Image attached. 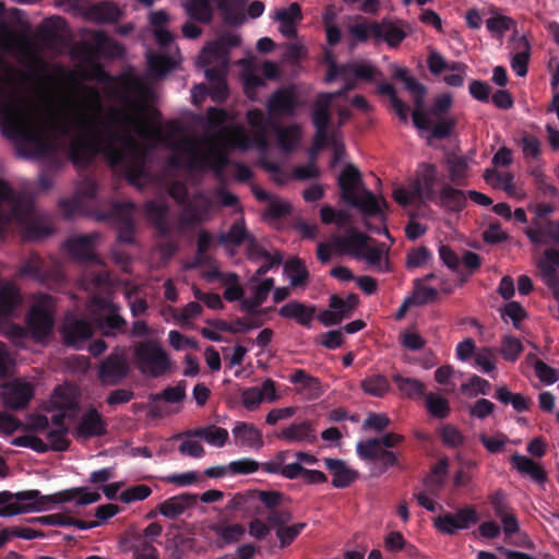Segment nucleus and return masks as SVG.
<instances>
[{
  "label": "nucleus",
  "mask_w": 559,
  "mask_h": 559,
  "mask_svg": "<svg viewBox=\"0 0 559 559\" xmlns=\"http://www.w3.org/2000/svg\"><path fill=\"white\" fill-rule=\"evenodd\" d=\"M467 193L445 183L440 190V205L451 212H462L466 206Z\"/></svg>",
  "instance_id": "nucleus-35"
},
{
  "label": "nucleus",
  "mask_w": 559,
  "mask_h": 559,
  "mask_svg": "<svg viewBox=\"0 0 559 559\" xmlns=\"http://www.w3.org/2000/svg\"><path fill=\"white\" fill-rule=\"evenodd\" d=\"M258 489H249L237 492L227 503L226 509L230 511H242L247 513H257L260 510L258 504Z\"/></svg>",
  "instance_id": "nucleus-36"
},
{
  "label": "nucleus",
  "mask_w": 559,
  "mask_h": 559,
  "mask_svg": "<svg viewBox=\"0 0 559 559\" xmlns=\"http://www.w3.org/2000/svg\"><path fill=\"white\" fill-rule=\"evenodd\" d=\"M215 7L227 25H237L238 14L234 12L227 0H187L183 9L187 16L199 24L209 25L213 22Z\"/></svg>",
  "instance_id": "nucleus-7"
},
{
  "label": "nucleus",
  "mask_w": 559,
  "mask_h": 559,
  "mask_svg": "<svg viewBox=\"0 0 559 559\" xmlns=\"http://www.w3.org/2000/svg\"><path fill=\"white\" fill-rule=\"evenodd\" d=\"M188 437L200 438L206 441L209 444L222 448L226 444L229 438L227 429L209 425L206 427H199L193 430L187 431Z\"/></svg>",
  "instance_id": "nucleus-34"
},
{
  "label": "nucleus",
  "mask_w": 559,
  "mask_h": 559,
  "mask_svg": "<svg viewBox=\"0 0 559 559\" xmlns=\"http://www.w3.org/2000/svg\"><path fill=\"white\" fill-rule=\"evenodd\" d=\"M198 495L183 492L164 500L157 504L156 509L165 518L175 520L188 509L194 508L198 504Z\"/></svg>",
  "instance_id": "nucleus-22"
},
{
  "label": "nucleus",
  "mask_w": 559,
  "mask_h": 559,
  "mask_svg": "<svg viewBox=\"0 0 559 559\" xmlns=\"http://www.w3.org/2000/svg\"><path fill=\"white\" fill-rule=\"evenodd\" d=\"M362 391L374 397H383L391 389L389 379L380 373L367 376L360 382Z\"/></svg>",
  "instance_id": "nucleus-41"
},
{
  "label": "nucleus",
  "mask_w": 559,
  "mask_h": 559,
  "mask_svg": "<svg viewBox=\"0 0 559 559\" xmlns=\"http://www.w3.org/2000/svg\"><path fill=\"white\" fill-rule=\"evenodd\" d=\"M213 243V236L207 230H201L197 240V264H207L211 258L206 254Z\"/></svg>",
  "instance_id": "nucleus-64"
},
{
  "label": "nucleus",
  "mask_w": 559,
  "mask_h": 559,
  "mask_svg": "<svg viewBox=\"0 0 559 559\" xmlns=\"http://www.w3.org/2000/svg\"><path fill=\"white\" fill-rule=\"evenodd\" d=\"M43 507L38 508L36 501H25V502H13L8 503L0 507V516L1 518H10L27 512H41Z\"/></svg>",
  "instance_id": "nucleus-58"
},
{
  "label": "nucleus",
  "mask_w": 559,
  "mask_h": 559,
  "mask_svg": "<svg viewBox=\"0 0 559 559\" xmlns=\"http://www.w3.org/2000/svg\"><path fill=\"white\" fill-rule=\"evenodd\" d=\"M496 353L497 349L492 347H483L475 354V365L480 367L483 372L491 373L496 370Z\"/></svg>",
  "instance_id": "nucleus-63"
},
{
  "label": "nucleus",
  "mask_w": 559,
  "mask_h": 559,
  "mask_svg": "<svg viewBox=\"0 0 559 559\" xmlns=\"http://www.w3.org/2000/svg\"><path fill=\"white\" fill-rule=\"evenodd\" d=\"M284 269L290 278L292 286L300 287L307 284L309 278V272L300 259L295 258L289 260L285 264Z\"/></svg>",
  "instance_id": "nucleus-53"
},
{
  "label": "nucleus",
  "mask_w": 559,
  "mask_h": 559,
  "mask_svg": "<svg viewBox=\"0 0 559 559\" xmlns=\"http://www.w3.org/2000/svg\"><path fill=\"white\" fill-rule=\"evenodd\" d=\"M289 381L293 384H299L300 391H306L313 397H318L321 393L320 380L309 374L305 369L295 370L290 376Z\"/></svg>",
  "instance_id": "nucleus-48"
},
{
  "label": "nucleus",
  "mask_w": 559,
  "mask_h": 559,
  "mask_svg": "<svg viewBox=\"0 0 559 559\" xmlns=\"http://www.w3.org/2000/svg\"><path fill=\"white\" fill-rule=\"evenodd\" d=\"M480 518L474 504H465L455 512H444L433 519L436 530L444 535H455L457 531L468 530L479 522Z\"/></svg>",
  "instance_id": "nucleus-12"
},
{
  "label": "nucleus",
  "mask_w": 559,
  "mask_h": 559,
  "mask_svg": "<svg viewBox=\"0 0 559 559\" xmlns=\"http://www.w3.org/2000/svg\"><path fill=\"white\" fill-rule=\"evenodd\" d=\"M439 436L442 444L452 449L463 445L465 441L462 432L455 426L450 424H447L440 428Z\"/></svg>",
  "instance_id": "nucleus-60"
},
{
  "label": "nucleus",
  "mask_w": 559,
  "mask_h": 559,
  "mask_svg": "<svg viewBox=\"0 0 559 559\" xmlns=\"http://www.w3.org/2000/svg\"><path fill=\"white\" fill-rule=\"evenodd\" d=\"M399 391L408 399H420L425 394V384L415 378H405L399 373L392 376Z\"/></svg>",
  "instance_id": "nucleus-44"
},
{
  "label": "nucleus",
  "mask_w": 559,
  "mask_h": 559,
  "mask_svg": "<svg viewBox=\"0 0 559 559\" xmlns=\"http://www.w3.org/2000/svg\"><path fill=\"white\" fill-rule=\"evenodd\" d=\"M33 205L24 195L16 193L9 183L0 179V238L11 222L26 224L25 238L40 240L52 234L51 227L38 221H29Z\"/></svg>",
  "instance_id": "nucleus-3"
},
{
  "label": "nucleus",
  "mask_w": 559,
  "mask_h": 559,
  "mask_svg": "<svg viewBox=\"0 0 559 559\" xmlns=\"http://www.w3.org/2000/svg\"><path fill=\"white\" fill-rule=\"evenodd\" d=\"M380 26L377 21H369L359 16L357 21L349 26L348 32L357 43H366L369 39H373L378 43V38L381 36Z\"/></svg>",
  "instance_id": "nucleus-31"
},
{
  "label": "nucleus",
  "mask_w": 559,
  "mask_h": 559,
  "mask_svg": "<svg viewBox=\"0 0 559 559\" xmlns=\"http://www.w3.org/2000/svg\"><path fill=\"white\" fill-rule=\"evenodd\" d=\"M353 207L358 209L364 216L373 217L381 214V203L377 197L368 189H362L360 193L347 202Z\"/></svg>",
  "instance_id": "nucleus-33"
},
{
  "label": "nucleus",
  "mask_w": 559,
  "mask_h": 559,
  "mask_svg": "<svg viewBox=\"0 0 559 559\" xmlns=\"http://www.w3.org/2000/svg\"><path fill=\"white\" fill-rule=\"evenodd\" d=\"M107 433V424L96 408L86 411L74 431L75 438L91 439Z\"/></svg>",
  "instance_id": "nucleus-21"
},
{
  "label": "nucleus",
  "mask_w": 559,
  "mask_h": 559,
  "mask_svg": "<svg viewBox=\"0 0 559 559\" xmlns=\"http://www.w3.org/2000/svg\"><path fill=\"white\" fill-rule=\"evenodd\" d=\"M331 95H326L325 93H320L317 96L314 103V109L312 114V123L316 130H329L331 114Z\"/></svg>",
  "instance_id": "nucleus-38"
},
{
  "label": "nucleus",
  "mask_w": 559,
  "mask_h": 559,
  "mask_svg": "<svg viewBox=\"0 0 559 559\" xmlns=\"http://www.w3.org/2000/svg\"><path fill=\"white\" fill-rule=\"evenodd\" d=\"M229 51L216 39L209 43L200 55V62L203 66H210L213 62H219L228 66Z\"/></svg>",
  "instance_id": "nucleus-45"
},
{
  "label": "nucleus",
  "mask_w": 559,
  "mask_h": 559,
  "mask_svg": "<svg viewBox=\"0 0 559 559\" xmlns=\"http://www.w3.org/2000/svg\"><path fill=\"white\" fill-rule=\"evenodd\" d=\"M21 277L32 278L44 285H58L64 280L61 264L56 259H44L32 252L21 264Z\"/></svg>",
  "instance_id": "nucleus-8"
},
{
  "label": "nucleus",
  "mask_w": 559,
  "mask_h": 559,
  "mask_svg": "<svg viewBox=\"0 0 559 559\" xmlns=\"http://www.w3.org/2000/svg\"><path fill=\"white\" fill-rule=\"evenodd\" d=\"M252 237L248 233L243 218L236 219L227 233H223L218 237V241L222 245H231L240 247L242 243H247Z\"/></svg>",
  "instance_id": "nucleus-40"
},
{
  "label": "nucleus",
  "mask_w": 559,
  "mask_h": 559,
  "mask_svg": "<svg viewBox=\"0 0 559 559\" xmlns=\"http://www.w3.org/2000/svg\"><path fill=\"white\" fill-rule=\"evenodd\" d=\"M408 92L414 98L415 109L412 115L414 126L419 130H429L431 121L425 110L426 86L419 82H409Z\"/></svg>",
  "instance_id": "nucleus-25"
},
{
  "label": "nucleus",
  "mask_w": 559,
  "mask_h": 559,
  "mask_svg": "<svg viewBox=\"0 0 559 559\" xmlns=\"http://www.w3.org/2000/svg\"><path fill=\"white\" fill-rule=\"evenodd\" d=\"M514 49L518 51L511 58V68L518 76H525L531 58V45L525 35L519 38V45Z\"/></svg>",
  "instance_id": "nucleus-37"
},
{
  "label": "nucleus",
  "mask_w": 559,
  "mask_h": 559,
  "mask_svg": "<svg viewBox=\"0 0 559 559\" xmlns=\"http://www.w3.org/2000/svg\"><path fill=\"white\" fill-rule=\"evenodd\" d=\"M97 237V234L72 237L69 238L63 246L73 259L82 262H90L95 265H100L102 262L94 252L95 239Z\"/></svg>",
  "instance_id": "nucleus-17"
},
{
  "label": "nucleus",
  "mask_w": 559,
  "mask_h": 559,
  "mask_svg": "<svg viewBox=\"0 0 559 559\" xmlns=\"http://www.w3.org/2000/svg\"><path fill=\"white\" fill-rule=\"evenodd\" d=\"M488 502L491 506L497 518H502L512 512L508 502L507 495L502 489H497L488 496Z\"/></svg>",
  "instance_id": "nucleus-62"
},
{
  "label": "nucleus",
  "mask_w": 559,
  "mask_h": 559,
  "mask_svg": "<svg viewBox=\"0 0 559 559\" xmlns=\"http://www.w3.org/2000/svg\"><path fill=\"white\" fill-rule=\"evenodd\" d=\"M67 28L63 17L52 16L46 19L37 28L38 38L47 46L57 44Z\"/></svg>",
  "instance_id": "nucleus-30"
},
{
  "label": "nucleus",
  "mask_w": 559,
  "mask_h": 559,
  "mask_svg": "<svg viewBox=\"0 0 559 559\" xmlns=\"http://www.w3.org/2000/svg\"><path fill=\"white\" fill-rule=\"evenodd\" d=\"M324 464L332 474V486L337 489L349 487L359 476L356 469L347 466L346 462L341 459H324Z\"/></svg>",
  "instance_id": "nucleus-28"
},
{
  "label": "nucleus",
  "mask_w": 559,
  "mask_h": 559,
  "mask_svg": "<svg viewBox=\"0 0 559 559\" xmlns=\"http://www.w3.org/2000/svg\"><path fill=\"white\" fill-rule=\"evenodd\" d=\"M437 175V167L433 164L423 163L419 165L416 179L413 182V188L419 202H432L436 200L435 186L438 180Z\"/></svg>",
  "instance_id": "nucleus-16"
},
{
  "label": "nucleus",
  "mask_w": 559,
  "mask_h": 559,
  "mask_svg": "<svg viewBox=\"0 0 559 559\" xmlns=\"http://www.w3.org/2000/svg\"><path fill=\"white\" fill-rule=\"evenodd\" d=\"M134 362L143 376L159 378L170 369L167 352L155 341H142L134 347Z\"/></svg>",
  "instance_id": "nucleus-6"
},
{
  "label": "nucleus",
  "mask_w": 559,
  "mask_h": 559,
  "mask_svg": "<svg viewBox=\"0 0 559 559\" xmlns=\"http://www.w3.org/2000/svg\"><path fill=\"white\" fill-rule=\"evenodd\" d=\"M121 14L119 7L112 2H100L91 9L92 17L99 23H115Z\"/></svg>",
  "instance_id": "nucleus-50"
},
{
  "label": "nucleus",
  "mask_w": 559,
  "mask_h": 559,
  "mask_svg": "<svg viewBox=\"0 0 559 559\" xmlns=\"http://www.w3.org/2000/svg\"><path fill=\"white\" fill-rule=\"evenodd\" d=\"M495 399H497L502 404H511L512 407L519 413L528 411L532 404L528 397L521 393H512L508 390L507 386L498 388L495 394Z\"/></svg>",
  "instance_id": "nucleus-47"
},
{
  "label": "nucleus",
  "mask_w": 559,
  "mask_h": 559,
  "mask_svg": "<svg viewBox=\"0 0 559 559\" xmlns=\"http://www.w3.org/2000/svg\"><path fill=\"white\" fill-rule=\"evenodd\" d=\"M130 372V365L123 352L108 355L99 365L98 379L104 385H117Z\"/></svg>",
  "instance_id": "nucleus-13"
},
{
  "label": "nucleus",
  "mask_w": 559,
  "mask_h": 559,
  "mask_svg": "<svg viewBox=\"0 0 559 559\" xmlns=\"http://www.w3.org/2000/svg\"><path fill=\"white\" fill-rule=\"evenodd\" d=\"M3 106L4 127L2 132L7 138L28 144L34 148L35 155L40 157L53 153V145L38 127L34 117L33 104L27 97L20 105L5 104Z\"/></svg>",
  "instance_id": "nucleus-2"
},
{
  "label": "nucleus",
  "mask_w": 559,
  "mask_h": 559,
  "mask_svg": "<svg viewBox=\"0 0 559 559\" xmlns=\"http://www.w3.org/2000/svg\"><path fill=\"white\" fill-rule=\"evenodd\" d=\"M490 12L493 16L486 21V27L493 36L501 38L506 32L515 27V21L510 16L499 14L497 8H491Z\"/></svg>",
  "instance_id": "nucleus-49"
},
{
  "label": "nucleus",
  "mask_w": 559,
  "mask_h": 559,
  "mask_svg": "<svg viewBox=\"0 0 559 559\" xmlns=\"http://www.w3.org/2000/svg\"><path fill=\"white\" fill-rule=\"evenodd\" d=\"M186 397V381H179L175 386H167L162 392L152 394V401H165L167 403H179Z\"/></svg>",
  "instance_id": "nucleus-56"
},
{
  "label": "nucleus",
  "mask_w": 559,
  "mask_h": 559,
  "mask_svg": "<svg viewBox=\"0 0 559 559\" xmlns=\"http://www.w3.org/2000/svg\"><path fill=\"white\" fill-rule=\"evenodd\" d=\"M525 235L534 245L543 243V237H548L555 245L559 246V221H545L544 229L526 228Z\"/></svg>",
  "instance_id": "nucleus-42"
},
{
  "label": "nucleus",
  "mask_w": 559,
  "mask_h": 559,
  "mask_svg": "<svg viewBox=\"0 0 559 559\" xmlns=\"http://www.w3.org/2000/svg\"><path fill=\"white\" fill-rule=\"evenodd\" d=\"M337 186L341 190V197L346 203L365 189L361 173L353 164H347L341 171Z\"/></svg>",
  "instance_id": "nucleus-23"
},
{
  "label": "nucleus",
  "mask_w": 559,
  "mask_h": 559,
  "mask_svg": "<svg viewBox=\"0 0 559 559\" xmlns=\"http://www.w3.org/2000/svg\"><path fill=\"white\" fill-rule=\"evenodd\" d=\"M168 213L169 209L165 203H158L151 200L145 204L146 218L156 229L157 234L163 238H169L173 235L182 234L188 229L195 228L204 222L203 217L197 215L186 205H183L177 223L169 219Z\"/></svg>",
  "instance_id": "nucleus-4"
},
{
  "label": "nucleus",
  "mask_w": 559,
  "mask_h": 559,
  "mask_svg": "<svg viewBox=\"0 0 559 559\" xmlns=\"http://www.w3.org/2000/svg\"><path fill=\"white\" fill-rule=\"evenodd\" d=\"M21 302L19 289L13 285H4L0 288V319L11 316Z\"/></svg>",
  "instance_id": "nucleus-46"
},
{
  "label": "nucleus",
  "mask_w": 559,
  "mask_h": 559,
  "mask_svg": "<svg viewBox=\"0 0 559 559\" xmlns=\"http://www.w3.org/2000/svg\"><path fill=\"white\" fill-rule=\"evenodd\" d=\"M135 204L131 201H115L107 211V217L114 223L117 230V241L131 245L134 242Z\"/></svg>",
  "instance_id": "nucleus-11"
},
{
  "label": "nucleus",
  "mask_w": 559,
  "mask_h": 559,
  "mask_svg": "<svg viewBox=\"0 0 559 559\" xmlns=\"http://www.w3.org/2000/svg\"><path fill=\"white\" fill-rule=\"evenodd\" d=\"M426 407L430 415L438 419L447 418L451 411L448 400L435 393L426 395Z\"/></svg>",
  "instance_id": "nucleus-54"
},
{
  "label": "nucleus",
  "mask_w": 559,
  "mask_h": 559,
  "mask_svg": "<svg viewBox=\"0 0 559 559\" xmlns=\"http://www.w3.org/2000/svg\"><path fill=\"white\" fill-rule=\"evenodd\" d=\"M278 438L287 442L313 443L317 439L314 429L310 421L294 423L282 429Z\"/></svg>",
  "instance_id": "nucleus-32"
},
{
  "label": "nucleus",
  "mask_w": 559,
  "mask_h": 559,
  "mask_svg": "<svg viewBox=\"0 0 559 559\" xmlns=\"http://www.w3.org/2000/svg\"><path fill=\"white\" fill-rule=\"evenodd\" d=\"M300 136L299 130L295 126L280 128L277 131V142L282 151L290 153L294 151Z\"/></svg>",
  "instance_id": "nucleus-59"
},
{
  "label": "nucleus",
  "mask_w": 559,
  "mask_h": 559,
  "mask_svg": "<svg viewBox=\"0 0 559 559\" xmlns=\"http://www.w3.org/2000/svg\"><path fill=\"white\" fill-rule=\"evenodd\" d=\"M298 106L293 91L278 88L267 99L266 108L273 116H293Z\"/></svg>",
  "instance_id": "nucleus-27"
},
{
  "label": "nucleus",
  "mask_w": 559,
  "mask_h": 559,
  "mask_svg": "<svg viewBox=\"0 0 559 559\" xmlns=\"http://www.w3.org/2000/svg\"><path fill=\"white\" fill-rule=\"evenodd\" d=\"M74 126L91 135L90 139L79 138L72 142L69 157L74 166L87 167L94 158L102 154L109 166L121 167L128 181L136 185L145 175L146 150L134 134L150 138V122L142 115H133L119 109H110L107 116L115 120L119 118L120 128L104 124L106 132L99 126L104 112V104L99 92L87 87L80 103L71 105Z\"/></svg>",
  "instance_id": "nucleus-1"
},
{
  "label": "nucleus",
  "mask_w": 559,
  "mask_h": 559,
  "mask_svg": "<svg viewBox=\"0 0 559 559\" xmlns=\"http://www.w3.org/2000/svg\"><path fill=\"white\" fill-rule=\"evenodd\" d=\"M61 335L66 345L80 348L92 337L93 328L84 319L67 317L61 329Z\"/></svg>",
  "instance_id": "nucleus-19"
},
{
  "label": "nucleus",
  "mask_w": 559,
  "mask_h": 559,
  "mask_svg": "<svg viewBox=\"0 0 559 559\" xmlns=\"http://www.w3.org/2000/svg\"><path fill=\"white\" fill-rule=\"evenodd\" d=\"M449 167V177L452 183L456 186L463 185V180L467 176V163L462 156H451L447 159Z\"/></svg>",
  "instance_id": "nucleus-55"
},
{
  "label": "nucleus",
  "mask_w": 559,
  "mask_h": 559,
  "mask_svg": "<svg viewBox=\"0 0 559 559\" xmlns=\"http://www.w3.org/2000/svg\"><path fill=\"white\" fill-rule=\"evenodd\" d=\"M211 530L223 540V543L219 544V547L240 540L246 532L241 524H213Z\"/></svg>",
  "instance_id": "nucleus-52"
},
{
  "label": "nucleus",
  "mask_w": 559,
  "mask_h": 559,
  "mask_svg": "<svg viewBox=\"0 0 559 559\" xmlns=\"http://www.w3.org/2000/svg\"><path fill=\"white\" fill-rule=\"evenodd\" d=\"M109 49L114 56L120 53L121 47L104 32H96L93 36V43L82 41L75 47V51L85 60H92L100 52H105Z\"/></svg>",
  "instance_id": "nucleus-20"
},
{
  "label": "nucleus",
  "mask_w": 559,
  "mask_h": 559,
  "mask_svg": "<svg viewBox=\"0 0 559 559\" xmlns=\"http://www.w3.org/2000/svg\"><path fill=\"white\" fill-rule=\"evenodd\" d=\"M175 148L188 154L187 166L193 170H205L211 168L217 176H219L229 163L228 156L225 152L211 147L207 153H203L194 142H189L185 146L177 144Z\"/></svg>",
  "instance_id": "nucleus-10"
},
{
  "label": "nucleus",
  "mask_w": 559,
  "mask_h": 559,
  "mask_svg": "<svg viewBox=\"0 0 559 559\" xmlns=\"http://www.w3.org/2000/svg\"><path fill=\"white\" fill-rule=\"evenodd\" d=\"M510 463L521 475L528 476L536 484H544L547 480L544 467L527 456L515 453L510 457Z\"/></svg>",
  "instance_id": "nucleus-29"
},
{
  "label": "nucleus",
  "mask_w": 559,
  "mask_h": 559,
  "mask_svg": "<svg viewBox=\"0 0 559 559\" xmlns=\"http://www.w3.org/2000/svg\"><path fill=\"white\" fill-rule=\"evenodd\" d=\"M55 298L48 294L36 297L26 318L32 335L37 340L47 337L55 324Z\"/></svg>",
  "instance_id": "nucleus-9"
},
{
  "label": "nucleus",
  "mask_w": 559,
  "mask_h": 559,
  "mask_svg": "<svg viewBox=\"0 0 559 559\" xmlns=\"http://www.w3.org/2000/svg\"><path fill=\"white\" fill-rule=\"evenodd\" d=\"M317 308L314 305H307L298 300H292L278 310V314L285 319H294L304 328H311Z\"/></svg>",
  "instance_id": "nucleus-26"
},
{
  "label": "nucleus",
  "mask_w": 559,
  "mask_h": 559,
  "mask_svg": "<svg viewBox=\"0 0 559 559\" xmlns=\"http://www.w3.org/2000/svg\"><path fill=\"white\" fill-rule=\"evenodd\" d=\"M187 207H189L197 215L203 217L205 221L212 210L213 202L212 200L204 194L203 192H198L193 195L192 200L183 203Z\"/></svg>",
  "instance_id": "nucleus-61"
},
{
  "label": "nucleus",
  "mask_w": 559,
  "mask_h": 559,
  "mask_svg": "<svg viewBox=\"0 0 559 559\" xmlns=\"http://www.w3.org/2000/svg\"><path fill=\"white\" fill-rule=\"evenodd\" d=\"M449 462L448 459L439 460L430 471V474L426 476L424 483L428 489V492L431 495H437L441 489L444 478L448 474Z\"/></svg>",
  "instance_id": "nucleus-43"
},
{
  "label": "nucleus",
  "mask_w": 559,
  "mask_h": 559,
  "mask_svg": "<svg viewBox=\"0 0 559 559\" xmlns=\"http://www.w3.org/2000/svg\"><path fill=\"white\" fill-rule=\"evenodd\" d=\"M88 307L93 322L104 336L111 337L126 331L127 320L120 314V306L110 298L94 296Z\"/></svg>",
  "instance_id": "nucleus-5"
},
{
  "label": "nucleus",
  "mask_w": 559,
  "mask_h": 559,
  "mask_svg": "<svg viewBox=\"0 0 559 559\" xmlns=\"http://www.w3.org/2000/svg\"><path fill=\"white\" fill-rule=\"evenodd\" d=\"M381 25V36L378 38V43L385 41L390 47H397L407 36L404 28L400 25L401 21L393 22L388 19H383L379 22Z\"/></svg>",
  "instance_id": "nucleus-39"
},
{
  "label": "nucleus",
  "mask_w": 559,
  "mask_h": 559,
  "mask_svg": "<svg viewBox=\"0 0 559 559\" xmlns=\"http://www.w3.org/2000/svg\"><path fill=\"white\" fill-rule=\"evenodd\" d=\"M78 491L79 490L76 488H72V489L63 490V491H60V492H57L53 495L44 496L38 490V497L35 499V501H36V504L38 508L43 507V509H41V512H43V511H47V510L51 509L53 504L61 503V502H69V501L76 499Z\"/></svg>",
  "instance_id": "nucleus-51"
},
{
  "label": "nucleus",
  "mask_w": 559,
  "mask_h": 559,
  "mask_svg": "<svg viewBox=\"0 0 559 559\" xmlns=\"http://www.w3.org/2000/svg\"><path fill=\"white\" fill-rule=\"evenodd\" d=\"M523 349L524 347L519 338L506 335L502 337L499 352L504 360L514 362L520 357Z\"/></svg>",
  "instance_id": "nucleus-57"
},
{
  "label": "nucleus",
  "mask_w": 559,
  "mask_h": 559,
  "mask_svg": "<svg viewBox=\"0 0 559 559\" xmlns=\"http://www.w3.org/2000/svg\"><path fill=\"white\" fill-rule=\"evenodd\" d=\"M404 441L402 435L388 432L380 438H370L357 443L356 450L358 456L364 461H376L380 450H389Z\"/></svg>",
  "instance_id": "nucleus-18"
},
{
  "label": "nucleus",
  "mask_w": 559,
  "mask_h": 559,
  "mask_svg": "<svg viewBox=\"0 0 559 559\" xmlns=\"http://www.w3.org/2000/svg\"><path fill=\"white\" fill-rule=\"evenodd\" d=\"M370 237L355 227H348L344 235L331 237V247L338 254H349L360 259L361 251L366 249Z\"/></svg>",
  "instance_id": "nucleus-14"
},
{
  "label": "nucleus",
  "mask_w": 559,
  "mask_h": 559,
  "mask_svg": "<svg viewBox=\"0 0 559 559\" xmlns=\"http://www.w3.org/2000/svg\"><path fill=\"white\" fill-rule=\"evenodd\" d=\"M231 432L237 447L260 450L264 445L262 432L253 424L237 421Z\"/></svg>",
  "instance_id": "nucleus-24"
},
{
  "label": "nucleus",
  "mask_w": 559,
  "mask_h": 559,
  "mask_svg": "<svg viewBox=\"0 0 559 559\" xmlns=\"http://www.w3.org/2000/svg\"><path fill=\"white\" fill-rule=\"evenodd\" d=\"M34 396V386L29 382L14 380L3 386V405L10 411L25 409Z\"/></svg>",
  "instance_id": "nucleus-15"
}]
</instances>
